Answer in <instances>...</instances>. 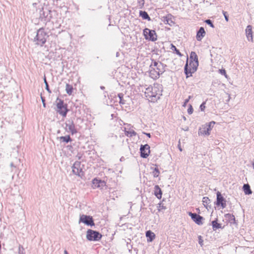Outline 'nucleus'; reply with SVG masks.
I'll use <instances>...</instances> for the list:
<instances>
[{
  "label": "nucleus",
  "instance_id": "1",
  "mask_svg": "<svg viewBox=\"0 0 254 254\" xmlns=\"http://www.w3.org/2000/svg\"><path fill=\"white\" fill-rule=\"evenodd\" d=\"M188 59L185 65L184 72L186 77L188 78L192 76V73L195 72L198 66V57L194 52H191L190 57V64H188Z\"/></svg>",
  "mask_w": 254,
  "mask_h": 254
},
{
  "label": "nucleus",
  "instance_id": "2",
  "mask_svg": "<svg viewBox=\"0 0 254 254\" xmlns=\"http://www.w3.org/2000/svg\"><path fill=\"white\" fill-rule=\"evenodd\" d=\"M160 88L161 85L158 84H154L153 86H149L145 91V96L150 98L152 101L157 100V99L159 98V95L161 94L162 90H160Z\"/></svg>",
  "mask_w": 254,
  "mask_h": 254
},
{
  "label": "nucleus",
  "instance_id": "3",
  "mask_svg": "<svg viewBox=\"0 0 254 254\" xmlns=\"http://www.w3.org/2000/svg\"><path fill=\"white\" fill-rule=\"evenodd\" d=\"M49 37L48 34L45 31L43 27L40 28L37 31V34L33 39L36 45L43 46Z\"/></svg>",
  "mask_w": 254,
  "mask_h": 254
},
{
  "label": "nucleus",
  "instance_id": "4",
  "mask_svg": "<svg viewBox=\"0 0 254 254\" xmlns=\"http://www.w3.org/2000/svg\"><path fill=\"white\" fill-rule=\"evenodd\" d=\"M83 167L84 165L81 164V162L75 161L72 166V173L80 178H82L84 176V172L83 171Z\"/></svg>",
  "mask_w": 254,
  "mask_h": 254
},
{
  "label": "nucleus",
  "instance_id": "5",
  "mask_svg": "<svg viewBox=\"0 0 254 254\" xmlns=\"http://www.w3.org/2000/svg\"><path fill=\"white\" fill-rule=\"evenodd\" d=\"M102 237V234L98 231L88 229L86 232V239L89 241H99Z\"/></svg>",
  "mask_w": 254,
  "mask_h": 254
},
{
  "label": "nucleus",
  "instance_id": "6",
  "mask_svg": "<svg viewBox=\"0 0 254 254\" xmlns=\"http://www.w3.org/2000/svg\"><path fill=\"white\" fill-rule=\"evenodd\" d=\"M57 100L59 101L57 104V112L63 117H66L68 111V110L67 109V104H64V101L59 98H57Z\"/></svg>",
  "mask_w": 254,
  "mask_h": 254
},
{
  "label": "nucleus",
  "instance_id": "7",
  "mask_svg": "<svg viewBox=\"0 0 254 254\" xmlns=\"http://www.w3.org/2000/svg\"><path fill=\"white\" fill-rule=\"evenodd\" d=\"M143 33L146 40L153 42L157 40V36L154 30L145 28L143 31Z\"/></svg>",
  "mask_w": 254,
  "mask_h": 254
},
{
  "label": "nucleus",
  "instance_id": "8",
  "mask_svg": "<svg viewBox=\"0 0 254 254\" xmlns=\"http://www.w3.org/2000/svg\"><path fill=\"white\" fill-rule=\"evenodd\" d=\"M166 66V64L162 63L161 62H158L154 60V59H151V64L149 66L150 68H155V69L158 70L159 72H161V74L164 73L165 71V67Z\"/></svg>",
  "mask_w": 254,
  "mask_h": 254
},
{
  "label": "nucleus",
  "instance_id": "9",
  "mask_svg": "<svg viewBox=\"0 0 254 254\" xmlns=\"http://www.w3.org/2000/svg\"><path fill=\"white\" fill-rule=\"evenodd\" d=\"M83 223L87 226H93L95 225L94 220L92 216L82 214L80 216L79 223Z\"/></svg>",
  "mask_w": 254,
  "mask_h": 254
},
{
  "label": "nucleus",
  "instance_id": "10",
  "mask_svg": "<svg viewBox=\"0 0 254 254\" xmlns=\"http://www.w3.org/2000/svg\"><path fill=\"white\" fill-rule=\"evenodd\" d=\"M65 128L66 131L70 132L72 135L77 132L73 121L72 119L67 120L65 122Z\"/></svg>",
  "mask_w": 254,
  "mask_h": 254
},
{
  "label": "nucleus",
  "instance_id": "11",
  "mask_svg": "<svg viewBox=\"0 0 254 254\" xmlns=\"http://www.w3.org/2000/svg\"><path fill=\"white\" fill-rule=\"evenodd\" d=\"M215 124V122L212 121L208 124H206L205 126L202 128H200L198 131L199 135H208L210 133L209 131L211 130V127Z\"/></svg>",
  "mask_w": 254,
  "mask_h": 254
},
{
  "label": "nucleus",
  "instance_id": "12",
  "mask_svg": "<svg viewBox=\"0 0 254 254\" xmlns=\"http://www.w3.org/2000/svg\"><path fill=\"white\" fill-rule=\"evenodd\" d=\"M215 204L218 206H220L223 209L226 207V200L220 191H217L216 193V201Z\"/></svg>",
  "mask_w": 254,
  "mask_h": 254
},
{
  "label": "nucleus",
  "instance_id": "13",
  "mask_svg": "<svg viewBox=\"0 0 254 254\" xmlns=\"http://www.w3.org/2000/svg\"><path fill=\"white\" fill-rule=\"evenodd\" d=\"M150 146L147 144L141 145L140 147V157L143 158H147L150 152Z\"/></svg>",
  "mask_w": 254,
  "mask_h": 254
},
{
  "label": "nucleus",
  "instance_id": "14",
  "mask_svg": "<svg viewBox=\"0 0 254 254\" xmlns=\"http://www.w3.org/2000/svg\"><path fill=\"white\" fill-rule=\"evenodd\" d=\"M188 214L196 224L198 225L203 224L202 220L204 218L202 216L196 213H192L191 212H189Z\"/></svg>",
  "mask_w": 254,
  "mask_h": 254
},
{
  "label": "nucleus",
  "instance_id": "15",
  "mask_svg": "<svg viewBox=\"0 0 254 254\" xmlns=\"http://www.w3.org/2000/svg\"><path fill=\"white\" fill-rule=\"evenodd\" d=\"M246 35L249 41L253 42V32L252 31V26L249 25L247 26L245 30Z\"/></svg>",
  "mask_w": 254,
  "mask_h": 254
},
{
  "label": "nucleus",
  "instance_id": "16",
  "mask_svg": "<svg viewBox=\"0 0 254 254\" xmlns=\"http://www.w3.org/2000/svg\"><path fill=\"white\" fill-rule=\"evenodd\" d=\"M161 74V72H159L158 70H157L155 69V68H150L149 70V76L151 78H152L153 79H158L160 75Z\"/></svg>",
  "mask_w": 254,
  "mask_h": 254
},
{
  "label": "nucleus",
  "instance_id": "17",
  "mask_svg": "<svg viewBox=\"0 0 254 254\" xmlns=\"http://www.w3.org/2000/svg\"><path fill=\"white\" fill-rule=\"evenodd\" d=\"M93 187L94 188H98L105 185V182L101 180L94 178L92 180Z\"/></svg>",
  "mask_w": 254,
  "mask_h": 254
},
{
  "label": "nucleus",
  "instance_id": "18",
  "mask_svg": "<svg viewBox=\"0 0 254 254\" xmlns=\"http://www.w3.org/2000/svg\"><path fill=\"white\" fill-rule=\"evenodd\" d=\"M205 35V31L203 27L199 28L197 31L196 38L197 41H200Z\"/></svg>",
  "mask_w": 254,
  "mask_h": 254
},
{
  "label": "nucleus",
  "instance_id": "19",
  "mask_svg": "<svg viewBox=\"0 0 254 254\" xmlns=\"http://www.w3.org/2000/svg\"><path fill=\"white\" fill-rule=\"evenodd\" d=\"M154 195L158 199H161L162 195V191L158 185H155L154 187Z\"/></svg>",
  "mask_w": 254,
  "mask_h": 254
},
{
  "label": "nucleus",
  "instance_id": "20",
  "mask_svg": "<svg viewBox=\"0 0 254 254\" xmlns=\"http://www.w3.org/2000/svg\"><path fill=\"white\" fill-rule=\"evenodd\" d=\"M225 217L228 219L230 224H237L236 222L235 217L234 215L230 213H227L225 215Z\"/></svg>",
  "mask_w": 254,
  "mask_h": 254
},
{
  "label": "nucleus",
  "instance_id": "21",
  "mask_svg": "<svg viewBox=\"0 0 254 254\" xmlns=\"http://www.w3.org/2000/svg\"><path fill=\"white\" fill-rule=\"evenodd\" d=\"M146 237L148 242H152L155 238V234L150 230L146 232Z\"/></svg>",
  "mask_w": 254,
  "mask_h": 254
},
{
  "label": "nucleus",
  "instance_id": "22",
  "mask_svg": "<svg viewBox=\"0 0 254 254\" xmlns=\"http://www.w3.org/2000/svg\"><path fill=\"white\" fill-rule=\"evenodd\" d=\"M218 219L216 218L215 220L212 221L211 222V225L212 226V229L213 231H216L218 229H222L223 228L221 226V224L218 223L217 222Z\"/></svg>",
  "mask_w": 254,
  "mask_h": 254
},
{
  "label": "nucleus",
  "instance_id": "23",
  "mask_svg": "<svg viewBox=\"0 0 254 254\" xmlns=\"http://www.w3.org/2000/svg\"><path fill=\"white\" fill-rule=\"evenodd\" d=\"M139 16H141L142 19L148 20V21L151 20V18L149 16L148 14L145 11L140 10L139 11Z\"/></svg>",
  "mask_w": 254,
  "mask_h": 254
},
{
  "label": "nucleus",
  "instance_id": "24",
  "mask_svg": "<svg viewBox=\"0 0 254 254\" xmlns=\"http://www.w3.org/2000/svg\"><path fill=\"white\" fill-rule=\"evenodd\" d=\"M244 191L246 194H251L252 191L249 184H244L243 187Z\"/></svg>",
  "mask_w": 254,
  "mask_h": 254
},
{
  "label": "nucleus",
  "instance_id": "25",
  "mask_svg": "<svg viewBox=\"0 0 254 254\" xmlns=\"http://www.w3.org/2000/svg\"><path fill=\"white\" fill-rule=\"evenodd\" d=\"M172 15L169 14L165 17V21L166 22V24L169 25L170 26H173L175 23L172 19Z\"/></svg>",
  "mask_w": 254,
  "mask_h": 254
},
{
  "label": "nucleus",
  "instance_id": "26",
  "mask_svg": "<svg viewBox=\"0 0 254 254\" xmlns=\"http://www.w3.org/2000/svg\"><path fill=\"white\" fill-rule=\"evenodd\" d=\"M58 138H59L60 140H62L63 142L66 143H68L72 141V139L71 138L69 135L64 136H62L59 137Z\"/></svg>",
  "mask_w": 254,
  "mask_h": 254
},
{
  "label": "nucleus",
  "instance_id": "27",
  "mask_svg": "<svg viewBox=\"0 0 254 254\" xmlns=\"http://www.w3.org/2000/svg\"><path fill=\"white\" fill-rule=\"evenodd\" d=\"M66 92L67 94L69 95H70L72 94V93L73 92V87L71 85H70L69 84H66V88H65Z\"/></svg>",
  "mask_w": 254,
  "mask_h": 254
},
{
  "label": "nucleus",
  "instance_id": "28",
  "mask_svg": "<svg viewBox=\"0 0 254 254\" xmlns=\"http://www.w3.org/2000/svg\"><path fill=\"white\" fill-rule=\"evenodd\" d=\"M171 49L175 52L176 54L178 55L179 57H181L183 56V54L180 52V51L177 49L175 46L173 44H171Z\"/></svg>",
  "mask_w": 254,
  "mask_h": 254
},
{
  "label": "nucleus",
  "instance_id": "29",
  "mask_svg": "<svg viewBox=\"0 0 254 254\" xmlns=\"http://www.w3.org/2000/svg\"><path fill=\"white\" fill-rule=\"evenodd\" d=\"M125 134L127 136L132 137L135 136L136 135V132L133 130L130 131H126Z\"/></svg>",
  "mask_w": 254,
  "mask_h": 254
},
{
  "label": "nucleus",
  "instance_id": "30",
  "mask_svg": "<svg viewBox=\"0 0 254 254\" xmlns=\"http://www.w3.org/2000/svg\"><path fill=\"white\" fill-rule=\"evenodd\" d=\"M156 166H157V165H155ZM160 174V171L157 167H155L153 172V175L154 178H157L159 176Z\"/></svg>",
  "mask_w": 254,
  "mask_h": 254
},
{
  "label": "nucleus",
  "instance_id": "31",
  "mask_svg": "<svg viewBox=\"0 0 254 254\" xmlns=\"http://www.w3.org/2000/svg\"><path fill=\"white\" fill-rule=\"evenodd\" d=\"M124 94L123 93H119L118 94V97L120 99L119 103L120 104H125L126 101L123 99Z\"/></svg>",
  "mask_w": 254,
  "mask_h": 254
},
{
  "label": "nucleus",
  "instance_id": "32",
  "mask_svg": "<svg viewBox=\"0 0 254 254\" xmlns=\"http://www.w3.org/2000/svg\"><path fill=\"white\" fill-rule=\"evenodd\" d=\"M164 200L163 199L162 201L158 204V206H157V207L159 211H161V210H165L167 209L166 207L164 205V203H163V201Z\"/></svg>",
  "mask_w": 254,
  "mask_h": 254
},
{
  "label": "nucleus",
  "instance_id": "33",
  "mask_svg": "<svg viewBox=\"0 0 254 254\" xmlns=\"http://www.w3.org/2000/svg\"><path fill=\"white\" fill-rule=\"evenodd\" d=\"M44 83L45 84V89L49 93H51L52 92L51 91V90L50 89V88H49V84L48 83V82L47 81V80H46V77L45 76H44Z\"/></svg>",
  "mask_w": 254,
  "mask_h": 254
},
{
  "label": "nucleus",
  "instance_id": "34",
  "mask_svg": "<svg viewBox=\"0 0 254 254\" xmlns=\"http://www.w3.org/2000/svg\"><path fill=\"white\" fill-rule=\"evenodd\" d=\"M202 202L204 206L208 205L210 202V200L207 197H204L202 199Z\"/></svg>",
  "mask_w": 254,
  "mask_h": 254
},
{
  "label": "nucleus",
  "instance_id": "35",
  "mask_svg": "<svg viewBox=\"0 0 254 254\" xmlns=\"http://www.w3.org/2000/svg\"><path fill=\"white\" fill-rule=\"evenodd\" d=\"M205 22L209 25L210 27H211L212 28H214V25L212 21V20H211L210 19H206L205 20Z\"/></svg>",
  "mask_w": 254,
  "mask_h": 254
},
{
  "label": "nucleus",
  "instance_id": "36",
  "mask_svg": "<svg viewBox=\"0 0 254 254\" xmlns=\"http://www.w3.org/2000/svg\"><path fill=\"white\" fill-rule=\"evenodd\" d=\"M137 2L138 3V7L140 8H142L144 4V0H137Z\"/></svg>",
  "mask_w": 254,
  "mask_h": 254
},
{
  "label": "nucleus",
  "instance_id": "37",
  "mask_svg": "<svg viewBox=\"0 0 254 254\" xmlns=\"http://www.w3.org/2000/svg\"><path fill=\"white\" fill-rule=\"evenodd\" d=\"M219 72L222 75H224L226 78H227V75L225 69L222 68L219 70Z\"/></svg>",
  "mask_w": 254,
  "mask_h": 254
},
{
  "label": "nucleus",
  "instance_id": "38",
  "mask_svg": "<svg viewBox=\"0 0 254 254\" xmlns=\"http://www.w3.org/2000/svg\"><path fill=\"white\" fill-rule=\"evenodd\" d=\"M193 108H192L191 105L190 104L189 105V107L188 109V113L189 115H190V114H191L193 113Z\"/></svg>",
  "mask_w": 254,
  "mask_h": 254
},
{
  "label": "nucleus",
  "instance_id": "39",
  "mask_svg": "<svg viewBox=\"0 0 254 254\" xmlns=\"http://www.w3.org/2000/svg\"><path fill=\"white\" fill-rule=\"evenodd\" d=\"M223 14L224 15V16L225 17V20L228 22L229 21V16L226 11H223Z\"/></svg>",
  "mask_w": 254,
  "mask_h": 254
},
{
  "label": "nucleus",
  "instance_id": "40",
  "mask_svg": "<svg viewBox=\"0 0 254 254\" xmlns=\"http://www.w3.org/2000/svg\"><path fill=\"white\" fill-rule=\"evenodd\" d=\"M199 108L201 111H203L204 110L205 108V102H202V103L200 105Z\"/></svg>",
  "mask_w": 254,
  "mask_h": 254
},
{
  "label": "nucleus",
  "instance_id": "41",
  "mask_svg": "<svg viewBox=\"0 0 254 254\" xmlns=\"http://www.w3.org/2000/svg\"><path fill=\"white\" fill-rule=\"evenodd\" d=\"M203 241L202 239V237L201 236H199L198 237V243L200 245V246H202L203 245Z\"/></svg>",
  "mask_w": 254,
  "mask_h": 254
},
{
  "label": "nucleus",
  "instance_id": "42",
  "mask_svg": "<svg viewBox=\"0 0 254 254\" xmlns=\"http://www.w3.org/2000/svg\"><path fill=\"white\" fill-rule=\"evenodd\" d=\"M189 102V101L188 99H186L185 100L184 102V104H183V107H186V105H187V103H188Z\"/></svg>",
  "mask_w": 254,
  "mask_h": 254
},
{
  "label": "nucleus",
  "instance_id": "43",
  "mask_svg": "<svg viewBox=\"0 0 254 254\" xmlns=\"http://www.w3.org/2000/svg\"><path fill=\"white\" fill-rule=\"evenodd\" d=\"M145 134H146L148 137H151V134L150 133H144Z\"/></svg>",
  "mask_w": 254,
  "mask_h": 254
},
{
  "label": "nucleus",
  "instance_id": "44",
  "mask_svg": "<svg viewBox=\"0 0 254 254\" xmlns=\"http://www.w3.org/2000/svg\"><path fill=\"white\" fill-rule=\"evenodd\" d=\"M178 148H179V150H180L181 151H182V148H181V145H180V143L178 144Z\"/></svg>",
  "mask_w": 254,
  "mask_h": 254
},
{
  "label": "nucleus",
  "instance_id": "45",
  "mask_svg": "<svg viewBox=\"0 0 254 254\" xmlns=\"http://www.w3.org/2000/svg\"><path fill=\"white\" fill-rule=\"evenodd\" d=\"M41 99H42V103H45V100L44 99V98L43 97H41Z\"/></svg>",
  "mask_w": 254,
  "mask_h": 254
},
{
  "label": "nucleus",
  "instance_id": "46",
  "mask_svg": "<svg viewBox=\"0 0 254 254\" xmlns=\"http://www.w3.org/2000/svg\"><path fill=\"white\" fill-rule=\"evenodd\" d=\"M192 98V96H189L188 97V98L187 99H188L189 101H190V100Z\"/></svg>",
  "mask_w": 254,
  "mask_h": 254
},
{
  "label": "nucleus",
  "instance_id": "47",
  "mask_svg": "<svg viewBox=\"0 0 254 254\" xmlns=\"http://www.w3.org/2000/svg\"><path fill=\"white\" fill-rule=\"evenodd\" d=\"M100 88H101V89H102V90H104L105 88V87H104V86H100Z\"/></svg>",
  "mask_w": 254,
  "mask_h": 254
},
{
  "label": "nucleus",
  "instance_id": "48",
  "mask_svg": "<svg viewBox=\"0 0 254 254\" xmlns=\"http://www.w3.org/2000/svg\"><path fill=\"white\" fill-rule=\"evenodd\" d=\"M64 254H68L66 250L64 251Z\"/></svg>",
  "mask_w": 254,
  "mask_h": 254
},
{
  "label": "nucleus",
  "instance_id": "49",
  "mask_svg": "<svg viewBox=\"0 0 254 254\" xmlns=\"http://www.w3.org/2000/svg\"><path fill=\"white\" fill-rule=\"evenodd\" d=\"M252 165H253V168L254 169V161L252 163Z\"/></svg>",
  "mask_w": 254,
  "mask_h": 254
},
{
  "label": "nucleus",
  "instance_id": "50",
  "mask_svg": "<svg viewBox=\"0 0 254 254\" xmlns=\"http://www.w3.org/2000/svg\"><path fill=\"white\" fill-rule=\"evenodd\" d=\"M43 106H44V107H45V106H46V104H45V103H43Z\"/></svg>",
  "mask_w": 254,
  "mask_h": 254
},
{
  "label": "nucleus",
  "instance_id": "51",
  "mask_svg": "<svg viewBox=\"0 0 254 254\" xmlns=\"http://www.w3.org/2000/svg\"><path fill=\"white\" fill-rule=\"evenodd\" d=\"M10 166H13V163H11Z\"/></svg>",
  "mask_w": 254,
  "mask_h": 254
},
{
  "label": "nucleus",
  "instance_id": "52",
  "mask_svg": "<svg viewBox=\"0 0 254 254\" xmlns=\"http://www.w3.org/2000/svg\"><path fill=\"white\" fill-rule=\"evenodd\" d=\"M21 247H19V250L20 249ZM21 248L23 249V247H21Z\"/></svg>",
  "mask_w": 254,
  "mask_h": 254
},
{
  "label": "nucleus",
  "instance_id": "53",
  "mask_svg": "<svg viewBox=\"0 0 254 254\" xmlns=\"http://www.w3.org/2000/svg\"><path fill=\"white\" fill-rule=\"evenodd\" d=\"M60 130H58V133H60Z\"/></svg>",
  "mask_w": 254,
  "mask_h": 254
}]
</instances>
